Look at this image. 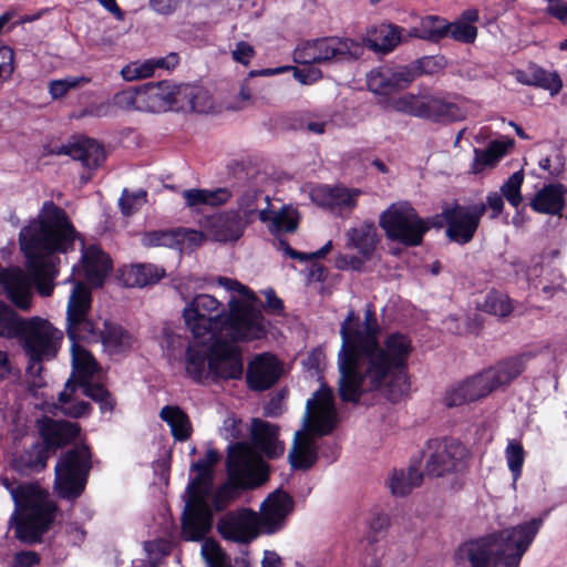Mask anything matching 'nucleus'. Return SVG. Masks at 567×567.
<instances>
[{
	"label": "nucleus",
	"mask_w": 567,
	"mask_h": 567,
	"mask_svg": "<svg viewBox=\"0 0 567 567\" xmlns=\"http://www.w3.org/2000/svg\"><path fill=\"white\" fill-rule=\"evenodd\" d=\"M381 327L372 305L363 319L349 311L340 326L341 347L338 352V392L343 402L358 403L363 393L382 390L392 401L409 391L406 362L412 343L402 333L389 334L379 341Z\"/></svg>",
	"instance_id": "1"
},
{
	"label": "nucleus",
	"mask_w": 567,
	"mask_h": 567,
	"mask_svg": "<svg viewBox=\"0 0 567 567\" xmlns=\"http://www.w3.org/2000/svg\"><path fill=\"white\" fill-rule=\"evenodd\" d=\"M75 239V229L65 212L54 203L45 202L38 218L22 228L19 235L29 276L21 269L0 270V292L22 310L31 306L32 281L41 296H51L60 262L56 254L66 252Z\"/></svg>",
	"instance_id": "2"
},
{
	"label": "nucleus",
	"mask_w": 567,
	"mask_h": 567,
	"mask_svg": "<svg viewBox=\"0 0 567 567\" xmlns=\"http://www.w3.org/2000/svg\"><path fill=\"white\" fill-rule=\"evenodd\" d=\"M216 282L231 293L228 311L209 293L196 295L184 308L186 327L194 338L217 339L225 333L231 341H251L266 336L265 318L255 293L239 281L217 277Z\"/></svg>",
	"instance_id": "3"
},
{
	"label": "nucleus",
	"mask_w": 567,
	"mask_h": 567,
	"mask_svg": "<svg viewBox=\"0 0 567 567\" xmlns=\"http://www.w3.org/2000/svg\"><path fill=\"white\" fill-rule=\"evenodd\" d=\"M91 302V290L84 284L76 282L66 308V332L72 341V364L86 396L99 403L102 412H111L115 402L100 383L101 371L94 357L80 343L81 341L95 343L100 341V331L89 318Z\"/></svg>",
	"instance_id": "4"
},
{
	"label": "nucleus",
	"mask_w": 567,
	"mask_h": 567,
	"mask_svg": "<svg viewBox=\"0 0 567 567\" xmlns=\"http://www.w3.org/2000/svg\"><path fill=\"white\" fill-rule=\"evenodd\" d=\"M305 429L297 431L288 460L293 470H310L318 460V443L315 436L327 435L338 422L334 395L331 388L322 384L307 402Z\"/></svg>",
	"instance_id": "5"
},
{
	"label": "nucleus",
	"mask_w": 567,
	"mask_h": 567,
	"mask_svg": "<svg viewBox=\"0 0 567 567\" xmlns=\"http://www.w3.org/2000/svg\"><path fill=\"white\" fill-rule=\"evenodd\" d=\"M292 508V498L277 489L262 502L260 515L247 508L228 513L220 519L218 529L226 539L248 544L261 530L274 533L281 528Z\"/></svg>",
	"instance_id": "6"
},
{
	"label": "nucleus",
	"mask_w": 567,
	"mask_h": 567,
	"mask_svg": "<svg viewBox=\"0 0 567 567\" xmlns=\"http://www.w3.org/2000/svg\"><path fill=\"white\" fill-rule=\"evenodd\" d=\"M1 484L10 493L16 509L11 522L16 524L17 537L24 543H37L49 529L55 512L49 494L37 484L18 483L1 477Z\"/></svg>",
	"instance_id": "7"
},
{
	"label": "nucleus",
	"mask_w": 567,
	"mask_h": 567,
	"mask_svg": "<svg viewBox=\"0 0 567 567\" xmlns=\"http://www.w3.org/2000/svg\"><path fill=\"white\" fill-rule=\"evenodd\" d=\"M1 484L10 493L16 509L11 522L16 524L17 537L24 543H37L49 529L55 512L49 494L37 484L18 483L1 477Z\"/></svg>",
	"instance_id": "8"
},
{
	"label": "nucleus",
	"mask_w": 567,
	"mask_h": 567,
	"mask_svg": "<svg viewBox=\"0 0 567 567\" xmlns=\"http://www.w3.org/2000/svg\"><path fill=\"white\" fill-rule=\"evenodd\" d=\"M219 460L218 452L209 450L205 458L193 464L197 475L187 487L188 499L183 514V536L187 540H200L209 532L213 514L208 498L213 489L212 466Z\"/></svg>",
	"instance_id": "9"
},
{
	"label": "nucleus",
	"mask_w": 567,
	"mask_h": 567,
	"mask_svg": "<svg viewBox=\"0 0 567 567\" xmlns=\"http://www.w3.org/2000/svg\"><path fill=\"white\" fill-rule=\"evenodd\" d=\"M229 482L213 494L216 512L225 509L239 495V489L255 488L268 477L266 464L257 451L244 442L231 445L227 455Z\"/></svg>",
	"instance_id": "10"
},
{
	"label": "nucleus",
	"mask_w": 567,
	"mask_h": 567,
	"mask_svg": "<svg viewBox=\"0 0 567 567\" xmlns=\"http://www.w3.org/2000/svg\"><path fill=\"white\" fill-rule=\"evenodd\" d=\"M17 338L22 342L30 360L27 368V373L32 377L30 383L32 386H41V362L56 355L63 334L48 320L33 317L28 320L23 319Z\"/></svg>",
	"instance_id": "11"
},
{
	"label": "nucleus",
	"mask_w": 567,
	"mask_h": 567,
	"mask_svg": "<svg viewBox=\"0 0 567 567\" xmlns=\"http://www.w3.org/2000/svg\"><path fill=\"white\" fill-rule=\"evenodd\" d=\"M379 225L389 239L411 247L419 246L429 230L426 223L408 202L391 204L380 215Z\"/></svg>",
	"instance_id": "12"
},
{
	"label": "nucleus",
	"mask_w": 567,
	"mask_h": 567,
	"mask_svg": "<svg viewBox=\"0 0 567 567\" xmlns=\"http://www.w3.org/2000/svg\"><path fill=\"white\" fill-rule=\"evenodd\" d=\"M91 468V454L85 445L68 451L55 465L54 487L63 498H75L84 489Z\"/></svg>",
	"instance_id": "13"
},
{
	"label": "nucleus",
	"mask_w": 567,
	"mask_h": 567,
	"mask_svg": "<svg viewBox=\"0 0 567 567\" xmlns=\"http://www.w3.org/2000/svg\"><path fill=\"white\" fill-rule=\"evenodd\" d=\"M360 53L361 47L355 41L329 37L308 41L299 45L295 51V60L300 64L309 65L332 59L357 58Z\"/></svg>",
	"instance_id": "14"
},
{
	"label": "nucleus",
	"mask_w": 567,
	"mask_h": 567,
	"mask_svg": "<svg viewBox=\"0 0 567 567\" xmlns=\"http://www.w3.org/2000/svg\"><path fill=\"white\" fill-rule=\"evenodd\" d=\"M524 369L523 357L509 358L463 381L474 401H478L491 394L494 390L509 384Z\"/></svg>",
	"instance_id": "15"
},
{
	"label": "nucleus",
	"mask_w": 567,
	"mask_h": 567,
	"mask_svg": "<svg viewBox=\"0 0 567 567\" xmlns=\"http://www.w3.org/2000/svg\"><path fill=\"white\" fill-rule=\"evenodd\" d=\"M467 450L454 439L432 441L427 445L425 473L429 476L441 477L464 467Z\"/></svg>",
	"instance_id": "16"
},
{
	"label": "nucleus",
	"mask_w": 567,
	"mask_h": 567,
	"mask_svg": "<svg viewBox=\"0 0 567 567\" xmlns=\"http://www.w3.org/2000/svg\"><path fill=\"white\" fill-rule=\"evenodd\" d=\"M503 545L497 534L492 533L463 544L456 555L461 563H468L470 567H505Z\"/></svg>",
	"instance_id": "17"
},
{
	"label": "nucleus",
	"mask_w": 567,
	"mask_h": 567,
	"mask_svg": "<svg viewBox=\"0 0 567 567\" xmlns=\"http://www.w3.org/2000/svg\"><path fill=\"white\" fill-rule=\"evenodd\" d=\"M485 212L486 205L483 203L471 206L454 205L444 209L442 215L446 221V236L457 244H467L473 239Z\"/></svg>",
	"instance_id": "18"
},
{
	"label": "nucleus",
	"mask_w": 567,
	"mask_h": 567,
	"mask_svg": "<svg viewBox=\"0 0 567 567\" xmlns=\"http://www.w3.org/2000/svg\"><path fill=\"white\" fill-rule=\"evenodd\" d=\"M543 523L544 519L542 517L533 518L496 533L504 544L503 548L506 553L505 557H503L505 559V567L519 566L523 555L533 543Z\"/></svg>",
	"instance_id": "19"
},
{
	"label": "nucleus",
	"mask_w": 567,
	"mask_h": 567,
	"mask_svg": "<svg viewBox=\"0 0 567 567\" xmlns=\"http://www.w3.org/2000/svg\"><path fill=\"white\" fill-rule=\"evenodd\" d=\"M140 97V111L161 113L174 107L179 109L181 85L168 81L150 82L142 86Z\"/></svg>",
	"instance_id": "20"
},
{
	"label": "nucleus",
	"mask_w": 567,
	"mask_h": 567,
	"mask_svg": "<svg viewBox=\"0 0 567 567\" xmlns=\"http://www.w3.org/2000/svg\"><path fill=\"white\" fill-rule=\"evenodd\" d=\"M415 80L414 68L380 66L367 74V85L375 94L388 95L406 89Z\"/></svg>",
	"instance_id": "21"
},
{
	"label": "nucleus",
	"mask_w": 567,
	"mask_h": 567,
	"mask_svg": "<svg viewBox=\"0 0 567 567\" xmlns=\"http://www.w3.org/2000/svg\"><path fill=\"white\" fill-rule=\"evenodd\" d=\"M233 342L217 338L208 367L213 378L238 379L243 374V359L239 348Z\"/></svg>",
	"instance_id": "22"
},
{
	"label": "nucleus",
	"mask_w": 567,
	"mask_h": 567,
	"mask_svg": "<svg viewBox=\"0 0 567 567\" xmlns=\"http://www.w3.org/2000/svg\"><path fill=\"white\" fill-rule=\"evenodd\" d=\"M247 224L239 212L227 210L209 216L206 219L205 229L212 239L228 243L238 240Z\"/></svg>",
	"instance_id": "23"
},
{
	"label": "nucleus",
	"mask_w": 567,
	"mask_h": 567,
	"mask_svg": "<svg viewBox=\"0 0 567 567\" xmlns=\"http://www.w3.org/2000/svg\"><path fill=\"white\" fill-rule=\"evenodd\" d=\"M215 340L194 338L186 350L185 365L187 374L197 382L212 375L208 361L215 349Z\"/></svg>",
	"instance_id": "24"
},
{
	"label": "nucleus",
	"mask_w": 567,
	"mask_h": 567,
	"mask_svg": "<svg viewBox=\"0 0 567 567\" xmlns=\"http://www.w3.org/2000/svg\"><path fill=\"white\" fill-rule=\"evenodd\" d=\"M56 154H64L73 159L80 161L82 165L90 169L99 168L106 158L104 147L95 140L81 137L59 147Z\"/></svg>",
	"instance_id": "25"
},
{
	"label": "nucleus",
	"mask_w": 567,
	"mask_h": 567,
	"mask_svg": "<svg viewBox=\"0 0 567 567\" xmlns=\"http://www.w3.org/2000/svg\"><path fill=\"white\" fill-rule=\"evenodd\" d=\"M280 377V367L276 357L264 353L250 362L247 381L251 389L262 391L272 386Z\"/></svg>",
	"instance_id": "26"
},
{
	"label": "nucleus",
	"mask_w": 567,
	"mask_h": 567,
	"mask_svg": "<svg viewBox=\"0 0 567 567\" xmlns=\"http://www.w3.org/2000/svg\"><path fill=\"white\" fill-rule=\"evenodd\" d=\"M361 190L358 188L347 187H320L312 192V198L323 207L332 210L351 213L357 206V202Z\"/></svg>",
	"instance_id": "27"
},
{
	"label": "nucleus",
	"mask_w": 567,
	"mask_h": 567,
	"mask_svg": "<svg viewBox=\"0 0 567 567\" xmlns=\"http://www.w3.org/2000/svg\"><path fill=\"white\" fill-rule=\"evenodd\" d=\"M44 446L56 450L72 442L80 433L78 423L45 417L39 423Z\"/></svg>",
	"instance_id": "28"
},
{
	"label": "nucleus",
	"mask_w": 567,
	"mask_h": 567,
	"mask_svg": "<svg viewBox=\"0 0 567 567\" xmlns=\"http://www.w3.org/2000/svg\"><path fill=\"white\" fill-rule=\"evenodd\" d=\"M82 254V268L84 277L92 286H102L105 277L112 269L110 257L99 247L92 245L84 248V244L80 240Z\"/></svg>",
	"instance_id": "29"
},
{
	"label": "nucleus",
	"mask_w": 567,
	"mask_h": 567,
	"mask_svg": "<svg viewBox=\"0 0 567 567\" xmlns=\"http://www.w3.org/2000/svg\"><path fill=\"white\" fill-rule=\"evenodd\" d=\"M79 389L81 390L82 394L86 395L84 393L79 375L73 368V373L66 381L63 391L60 392L55 405L62 414L70 417H81L82 415L89 413L90 404L85 401L79 400Z\"/></svg>",
	"instance_id": "30"
},
{
	"label": "nucleus",
	"mask_w": 567,
	"mask_h": 567,
	"mask_svg": "<svg viewBox=\"0 0 567 567\" xmlns=\"http://www.w3.org/2000/svg\"><path fill=\"white\" fill-rule=\"evenodd\" d=\"M279 427L272 423L260 419H254L251 422L252 441L262 453L269 458H276L282 455L285 445L278 439Z\"/></svg>",
	"instance_id": "31"
},
{
	"label": "nucleus",
	"mask_w": 567,
	"mask_h": 567,
	"mask_svg": "<svg viewBox=\"0 0 567 567\" xmlns=\"http://www.w3.org/2000/svg\"><path fill=\"white\" fill-rule=\"evenodd\" d=\"M403 32L399 25L381 23L368 30L364 41L370 50L386 54L404 41Z\"/></svg>",
	"instance_id": "32"
},
{
	"label": "nucleus",
	"mask_w": 567,
	"mask_h": 567,
	"mask_svg": "<svg viewBox=\"0 0 567 567\" xmlns=\"http://www.w3.org/2000/svg\"><path fill=\"white\" fill-rule=\"evenodd\" d=\"M424 118L435 122H455L466 117V109L456 102L441 96L426 95Z\"/></svg>",
	"instance_id": "33"
},
{
	"label": "nucleus",
	"mask_w": 567,
	"mask_h": 567,
	"mask_svg": "<svg viewBox=\"0 0 567 567\" xmlns=\"http://www.w3.org/2000/svg\"><path fill=\"white\" fill-rule=\"evenodd\" d=\"M347 248L357 249L365 259H370L379 243L378 230L372 221L350 228L346 233Z\"/></svg>",
	"instance_id": "34"
},
{
	"label": "nucleus",
	"mask_w": 567,
	"mask_h": 567,
	"mask_svg": "<svg viewBox=\"0 0 567 567\" xmlns=\"http://www.w3.org/2000/svg\"><path fill=\"white\" fill-rule=\"evenodd\" d=\"M567 188L561 184H551L542 188L530 203L535 212L557 215L565 207Z\"/></svg>",
	"instance_id": "35"
},
{
	"label": "nucleus",
	"mask_w": 567,
	"mask_h": 567,
	"mask_svg": "<svg viewBox=\"0 0 567 567\" xmlns=\"http://www.w3.org/2000/svg\"><path fill=\"white\" fill-rule=\"evenodd\" d=\"M100 331V341L106 352L118 354L128 351L133 347V337L120 324L105 321Z\"/></svg>",
	"instance_id": "36"
},
{
	"label": "nucleus",
	"mask_w": 567,
	"mask_h": 567,
	"mask_svg": "<svg viewBox=\"0 0 567 567\" xmlns=\"http://www.w3.org/2000/svg\"><path fill=\"white\" fill-rule=\"evenodd\" d=\"M513 140L492 141L486 150L474 148V161L472 172L477 174L487 167L495 166L513 146Z\"/></svg>",
	"instance_id": "37"
},
{
	"label": "nucleus",
	"mask_w": 567,
	"mask_h": 567,
	"mask_svg": "<svg viewBox=\"0 0 567 567\" xmlns=\"http://www.w3.org/2000/svg\"><path fill=\"white\" fill-rule=\"evenodd\" d=\"M179 109H189L197 113H209L214 102L207 90L197 85H181Z\"/></svg>",
	"instance_id": "38"
},
{
	"label": "nucleus",
	"mask_w": 567,
	"mask_h": 567,
	"mask_svg": "<svg viewBox=\"0 0 567 567\" xmlns=\"http://www.w3.org/2000/svg\"><path fill=\"white\" fill-rule=\"evenodd\" d=\"M183 198L190 208H198L204 205L218 206L223 205L231 197L228 188L217 189H186L183 192Z\"/></svg>",
	"instance_id": "39"
},
{
	"label": "nucleus",
	"mask_w": 567,
	"mask_h": 567,
	"mask_svg": "<svg viewBox=\"0 0 567 567\" xmlns=\"http://www.w3.org/2000/svg\"><path fill=\"white\" fill-rule=\"evenodd\" d=\"M159 417L169 425L172 435L176 441H185L190 436V421L179 406L166 405L162 408Z\"/></svg>",
	"instance_id": "40"
},
{
	"label": "nucleus",
	"mask_w": 567,
	"mask_h": 567,
	"mask_svg": "<svg viewBox=\"0 0 567 567\" xmlns=\"http://www.w3.org/2000/svg\"><path fill=\"white\" fill-rule=\"evenodd\" d=\"M260 200H265L268 204L269 197H264L261 192L257 189H247L239 197L238 210L243 213L246 223H251L257 216L261 221L269 220V210L267 208H259Z\"/></svg>",
	"instance_id": "41"
},
{
	"label": "nucleus",
	"mask_w": 567,
	"mask_h": 567,
	"mask_svg": "<svg viewBox=\"0 0 567 567\" xmlns=\"http://www.w3.org/2000/svg\"><path fill=\"white\" fill-rule=\"evenodd\" d=\"M423 474L414 466H410L406 471L394 470L389 478V487L395 496H405L413 488L421 485Z\"/></svg>",
	"instance_id": "42"
},
{
	"label": "nucleus",
	"mask_w": 567,
	"mask_h": 567,
	"mask_svg": "<svg viewBox=\"0 0 567 567\" xmlns=\"http://www.w3.org/2000/svg\"><path fill=\"white\" fill-rule=\"evenodd\" d=\"M164 275V269L155 265H134L126 271L125 282L131 287H145L156 284Z\"/></svg>",
	"instance_id": "43"
},
{
	"label": "nucleus",
	"mask_w": 567,
	"mask_h": 567,
	"mask_svg": "<svg viewBox=\"0 0 567 567\" xmlns=\"http://www.w3.org/2000/svg\"><path fill=\"white\" fill-rule=\"evenodd\" d=\"M49 450L43 444H34L16 460L20 471H41L47 466Z\"/></svg>",
	"instance_id": "44"
},
{
	"label": "nucleus",
	"mask_w": 567,
	"mask_h": 567,
	"mask_svg": "<svg viewBox=\"0 0 567 567\" xmlns=\"http://www.w3.org/2000/svg\"><path fill=\"white\" fill-rule=\"evenodd\" d=\"M178 236L181 235L177 233V228L150 230L142 234L141 243L146 248H174L178 246Z\"/></svg>",
	"instance_id": "45"
},
{
	"label": "nucleus",
	"mask_w": 567,
	"mask_h": 567,
	"mask_svg": "<svg viewBox=\"0 0 567 567\" xmlns=\"http://www.w3.org/2000/svg\"><path fill=\"white\" fill-rule=\"evenodd\" d=\"M422 40L437 43L449 35V22L439 16H426L421 19Z\"/></svg>",
	"instance_id": "46"
},
{
	"label": "nucleus",
	"mask_w": 567,
	"mask_h": 567,
	"mask_svg": "<svg viewBox=\"0 0 567 567\" xmlns=\"http://www.w3.org/2000/svg\"><path fill=\"white\" fill-rule=\"evenodd\" d=\"M532 85L548 90L551 95L557 94L561 86V80L556 72H548L539 66H530Z\"/></svg>",
	"instance_id": "47"
},
{
	"label": "nucleus",
	"mask_w": 567,
	"mask_h": 567,
	"mask_svg": "<svg viewBox=\"0 0 567 567\" xmlns=\"http://www.w3.org/2000/svg\"><path fill=\"white\" fill-rule=\"evenodd\" d=\"M23 319L4 302L0 301V337L13 339L19 336Z\"/></svg>",
	"instance_id": "48"
},
{
	"label": "nucleus",
	"mask_w": 567,
	"mask_h": 567,
	"mask_svg": "<svg viewBox=\"0 0 567 567\" xmlns=\"http://www.w3.org/2000/svg\"><path fill=\"white\" fill-rule=\"evenodd\" d=\"M426 95L404 94L392 102V109L396 112L423 117Z\"/></svg>",
	"instance_id": "49"
},
{
	"label": "nucleus",
	"mask_w": 567,
	"mask_h": 567,
	"mask_svg": "<svg viewBox=\"0 0 567 567\" xmlns=\"http://www.w3.org/2000/svg\"><path fill=\"white\" fill-rule=\"evenodd\" d=\"M505 457L508 470L513 476V483L515 484L522 474V467L525 461L523 445L516 440H509L505 450Z\"/></svg>",
	"instance_id": "50"
},
{
	"label": "nucleus",
	"mask_w": 567,
	"mask_h": 567,
	"mask_svg": "<svg viewBox=\"0 0 567 567\" xmlns=\"http://www.w3.org/2000/svg\"><path fill=\"white\" fill-rule=\"evenodd\" d=\"M269 220L275 230L292 233L298 227L299 215L292 207H282L279 212L269 215Z\"/></svg>",
	"instance_id": "51"
},
{
	"label": "nucleus",
	"mask_w": 567,
	"mask_h": 567,
	"mask_svg": "<svg viewBox=\"0 0 567 567\" xmlns=\"http://www.w3.org/2000/svg\"><path fill=\"white\" fill-rule=\"evenodd\" d=\"M482 308L485 312L498 317H506L513 311L508 296L496 291H492L486 296Z\"/></svg>",
	"instance_id": "52"
},
{
	"label": "nucleus",
	"mask_w": 567,
	"mask_h": 567,
	"mask_svg": "<svg viewBox=\"0 0 567 567\" xmlns=\"http://www.w3.org/2000/svg\"><path fill=\"white\" fill-rule=\"evenodd\" d=\"M202 554L208 567H233L229 556L214 540H205Z\"/></svg>",
	"instance_id": "53"
},
{
	"label": "nucleus",
	"mask_w": 567,
	"mask_h": 567,
	"mask_svg": "<svg viewBox=\"0 0 567 567\" xmlns=\"http://www.w3.org/2000/svg\"><path fill=\"white\" fill-rule=\"evenodd\" d=\"M147 200V192L144 189H140L137 192H130L127 189H124L122 192V195L118 199V205L121 208V212L126 215L131 216L135 214L137 210L142 208V206Z\"/></svg>",
	"instance_id": "54"
},
{
	"label": "nucleus",
	"mask_w": 567,
	"mask_h": 567,
	"mask_svg": "<svg viewBox=\"0 0 567 567\" xmlns=\"http://www.w3.org/2000/svg\"><path fill=\"white\" fill-rule=\"evenodd\" d=\"M524 181L522 171L515 172L502 186L501 192L513 207H518L523 200L520 187Z\"/></svg>",
	"instance_id": "55"
},
{
	"label": "nucleus",
	"mask_w": 567,
	"mask_h": 567,
	"mask_svg": "<svg viewBox=\"0 0 567 567\" xmlns=\"http://www.w3.org/2000/svg\"><path fill=\"white\" fill-rule=\"evenodd\" d=\"M140 97H141V89L138 87H128L123 91L117 92L113 96V104L118 109L126 111H140Z\"/></svg>",
	"instance_id": "56"
},
{
	"label": "nucleus",
	"mask_w": 567,
	"mask_h": 567,
	"mask_svg": "<svg viewBox=\"0 0 567 567\" xmlns=\"http://www.w3.org/2000/svg\"><path fill=\"white\" fill-rule=\"evenodd\" d=\"M449 35L462 43H473L477 37V28L465 21L449 22Z\"/></svg>",
	"instance_id": "57"
},
{
	"label": "nucleus",
	"mask_w": 567,
	"mask_h": 567,
	"mask_svg": "<svg viewBox=\"0 0 567 567\" xmlns=\"http://www.w3.org/2000/svg\"><path fill=\"white\" fill-rule=\"evenodd\" d=\"M475 402L464 381L451 386L444 396V403L449 408L461 406Z\"/></svg>",
	"instance_id": "58"
},
{
	"label": "nucleus",
	"mask_w": 567,
	"mask_h": 567,
	"mask_svg": "<svg viewBox=\"0 0 567 567\" xmlns=\"http://www.w3.org/2000/svg\"><path fill=\"white\" fill-rule=\"evenodd\" d=\"M87 82L89 80L84 76H70L65 79L53 80L49 83V92L53 99H60L64 96L71 89L79 87Z\"/></svg>",
	"instance_id": "59"
},
{
	"label": "nucleus",
	"mask_w": 567,
	"mask_h": 567,
	"mask_svg": "<svg viewBox=\"0 0 567 567\" xmlns=\"http://www.w3.org/2000/svg\"><path fill=\"white\" fill-rule=\"evenodd\" d=\"M14 72V52L10 47L0 45V81H8Z\"/></svg>",
	"instance_id": "60"
},
{
	"label": "nucleus",
	"mask_w": 567,
	"mask_h": 567,
	"mask_svg": "<svg viewBox=\"0 0 567 567\" xmlns=\"http://www.w3.org/2000/svg\"><path fill=\"white\" fill-rule=\"evenodd\" d=\"M443 58L437 56H424L417 60L415 63L406 65V68H414L415 78L422 73H433L437 69L443 68Z\"/></svg>",
	"instance_id": "61"
},
{
	"label": "nucleus",
	"mask_w": 567,
	"mask_h": 567,
	"mask_svg": "<svg viewBox=\"0 0 567 567\" xmlns=\"http://www.w3.org/2000/svg\"><path fill=\"white\" fill-rule=\"evenodd\" d=\"M367 260L368 259L361 255L360 257L352 255H340L336 259V267L340 270H361Z\"/></svg>",
	"instance_id": "62"
},
{
	"label": "nucleus",
	"mask_w": 567,
	"mask_h": 567,
	"mask_svg": "<svg viewBox=\"0 0 567 567\" xmlns=\"http://www.w3.org/2000/svg\"><path fill=\"white\" fill-rule=\"evenodd\" d=\"M231 55L235 61L247 65L255 55V50L249 43L240 41L236 44Z\"/></svg>",
	"instance_id": "63"
},
{
	"label": "nucleus",
	"mask_w": 567,
	"mask_h": 567,
	"mask_svg": "<svg viewBox=\"0 0 567 567\" xmlns=\"http://www.w3.org/2000/svg\"><path fill=\"white\" fill-rule=\"evenodd\" d=\"M548 3L547 11L553 17L567 23V2L563 0H546Z\"/></svg>",
	"instance_id": "64"
}]
</instances>
